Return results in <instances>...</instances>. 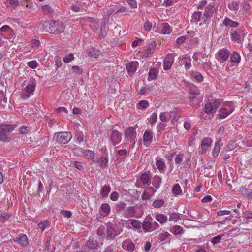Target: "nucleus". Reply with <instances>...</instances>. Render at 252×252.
<instances>
[{"instance_id":"obj_13","label":"nucleus","mask_w":252,"mask_h":252,"mask_svg":"<svg viewBox=\"0 0 252 252\" xmlns=\"http://www.w3.org/2000/svg\"><path fill=\"white\" fill-rule=\"evenodd\" d=\"M107 239L114 240L117 235L116 230L112 225H109L107 227Z\"/></svg>"},{"instance_id":"obj_24","label":"nucleus","mask_w":252,"mask_h":252,"mask_svg":"<svg viewBox=\"0 0 252 252\" xmlns=\"http://www.w3.org/2000/svg\"><path fill=\"white\" fill-rule=\"evenodd\" d=\"M156 220L161 224L165 223L167 220V217L163 214H157L155 216Z\"/></svg>"},{"instance_id":"obj_48","label":"nucleus","mask_w":252,"mask_h":252,"mask_svg":"<svg viewBox=\"0 0 252 252\" xmlns=\"http://www.w3.org/2000/svg\"><path fill=\"white\" fill-rule=\"evenodd\" d=\"M158 116L156 113H153L150 116L149 123L151 125H153L157 120Z\"/></svg>"},{"instance_id":"obj_49","label":"nucleus","mask_w":252,"mask_h":252,"mask_svg":"<svg viewBox=\"0 0 252 252\" xmlns=\"http://www.w3.org/2000/svg\"><path fill=\"white\" fill-rule=\"evenodd\" d=\"M126 211L128 214V216L130 217H133L135 213V209L134 206H129L128 207Z\"/></svg>"},{"instance_id":"obj_2","label":"nucleus","mask_w":252,"mask_h":252,"mask_svg":"<svg viewBox=\"0 0 252 252\" xmlns=\"http://www.w3.org/2000/svg\"><path fill=\"white\" fill-rule=\"evenodd\" d=\"M207 1L202 0L199 2L197 10L203 11L204 23L208 22L214 13V7L212 5H208L206 6Z\"/></svg>"},{"instance_id":"obj_29","label":"nucleus","mask_w":252,"mask_h":252,"mask_svg":"<svg viewBox=\"0 0 252 252\" xmlns=\"http://www.w3.org/2000/svg\"><path fill=\"white\" fill-rule=\"evenodd\" d=\"M220 139L218 140L217 142L215 143V147L213 151V156L214 157H217L220 153Z\"/></svg>"},{"instance_id":"obj_45","label":"nucleus","mask_w":252,"mask_h":252,"mask_svg":"<svg viewBox=\"0 0 252 252\" xmlns=\"http://www.w3.org/2000/svg\"><path fill=\"white\" fill-rule=\"evenodd\" d=\"M143 27L145 31H150L152 28V23L149 21H146L143 24Z\"/></svg>"},{"instance_id":"obj_20","label":"nucleus","mask_w":252,"mask_h":252,"mask_svg":"<svg viewBox=\"0 0 252 252\" xmlns=\"http://www.w3.org/2000/svg\"><path fill=\"white\" fill-rule=\"evenodd\" d=\"M170 231L175 235L180 236L183 234L184 232L183 228L179 225H175L171 227Z\"/></svg>"},{"instance_id":"obj_50","label":"nucleus","mask_w":252,"mask_h":252,"mask_svg":"<svg viewBox=\"0 0 252 252\" xmlns=\"http://www.w3.org/2000/svg\"><path fill=\"white\" fill-rule=\"evenodd\" d=\"M170 235L167 232H164V233H160L158 235V240L161 241H164L166 238Z\"/></svg>"},{"instance_id":"obj_35","label":"nucleus","mask_w":252,"mask_h":252,"mask_svg":"<svg viewBox=\"0 0 252 252\" xmlns=\"http://www.w3.org/2000/svg\"><path fill=\"white\" fill-rule=\"evenodd\" d=\"M83 154L88 159L91 160L94 158V157L95 156V154L93 151L90 150H84Z\"/></svg>"},{"instance_id":"obj_10","label":"nucleus","mask_w":252,"mask_h":252,"mask_svg":"<svg viewBox=\"0 0 252 252\" xmlns=\"http://www.w3.org/2000/svg\"><path fill=\"white\" fill-rule=\"evenodd\" d=\"M230 54L229 51L227 49H222L220 50L216 54V58L220 62L225 61L228 58Z\"/></svg>"},{"instance_id":"obj_16","label":"nucleus","mask_w":252,"mask_h":252,"mask_svg":"<svg viewBox=\"0 0 252 252\" xmlns=\"http://www.w3.org/2000/svg\"><path fill=\"white\" fill-rule=\"evenodd\" d=\"M172 114H174V116H175L177 114L174 111L161 113L159 115V119L161 122H166L172 118Z\"/></svg>"},{"instance_id":"obj_40","label":"nucleus","mask_w":252,"mask_h":252,"mask_svg":"<svg viewBox=\"0 0 252 252\" xmlns=\"http://www.w3.org/2000/svg\"><path fill=\"white\" fill-rule=\"evenodd\" d=\"M49 226V222L47 220H44L38 224V227L43 231L46 228Z\"/></svg>"},{"instance_id":"obj_1","label":"nucleus","mask_w":252,"mask_h":252,"mask_svg":"<svg viewBox=\"0 0 252 252\" xmlns=\"http://www.w3.org/2000/svg\"><path fill=\"white\" fill-rule=\"evenodd\" d=\"M40 31L48 32L58 34L63 32L65 28L64 24L58 22L45 21L39 25Z\"/></svg>"},{"instance_id":"obj_15","label":"nucleus","mask_w":252,"mask_h":252,"mask_svg":"<svg viewBox=\"0 0 252 252\" xmlns=\"http://www.w3.org/2000/svg\"><path fill=\"white\" fill-rule=\"evenodd\" d=\"M203 17V11L201 10H197V11H195L192 15V19L191 22L192 23H197L199 21H200L201 19L204 20Z\"/></svg>"},{"instance_id":"obj_58","label":"nucleus","mask_w":252,"mask_h":252,"mask_svg":"<svg viewBox=\"0 0 252 252\" xmlns=\"http://www.w3.org/2000/svg\"><path fill=\"white\" fill-rule=\"evenodd\" d=\"M61 214H62L64 217L69 218L71 217L72 213L70 211L67 210H62Z\"/></svg>"},{"instance_id":"obj_8","label":"nucleus","mask_w":252,"mask_h":252,"mask_svg":"<svg viewBox=\"0 0 252 252\" xmlns=\"http://www.w3.org/2000/svg\"><path fill=\"white\" fill-rule=\"evenodd\" d=\"M109 138L112 145L115 146L120 143L122 139V133L117 130H114L110 134Z\"/></svg>"},{"instance_id":"obj_4","label":"nucleus","mask_w":252,"mask_h":252,"mask_svg":"<svg viewBox=\"0 0 252 252\" xmlns=\"http://www.w3.org/2000/svg\"><path fill=\"white\" fill-rule=\"evenodd\" d=\"M138 127L137 124L134 126V127H129L126 129L124 131V136L125 139L128 141H130V143L133 145L135 143V139L136 138L137 133L135 129Z\"/></svg>"},{"instance_id":"obj_36","label":"nucleus","mask_w":252,"mask_h":252,"mask_svg":"<svg viewBox=\"0 0 252 252\" xmlns=\"http://www.w3.org/2000/svg\"><path fill=\"white\" fill-rule=\"evenodd\" d=\"M42 10L46 15H50L53 13V9L48 5H45L42 6Z\"/></svg>"},{"instance_id":"obj_12","label":"nucleus","mask_w":252,"mask_h":252,"mask_svg":"<svg viewBox=\"0 0 252 252\" xmlns=\"http://www.w3.org/2000/svg\"><path fill=\"white\" fill-rule=\"evenodd\" d=\"M153 139L152 132L150 130H146L143 135L144 145L148 147L150 145Z\"/></svg>"},{"instance_id":"obj_5","label":"nucleus","mask_w":252,"mask_h":252,"mask_svg":"<svg viewBox=\"0 0 252 252\" xmlns=\"http://www.w3.org/2000/svg\"><path fill=\"white\" fill-rule=\"evenodd\" d=\"M71 137L70 132H60L55 134L54 139L59 143L65 144L70 140Z\"/></svg>"},{"instance_id":"obj_51","label":"nucleus","mask_w":252,"mask_h":252,"mask_svg":"<svg viewBox=\"0 0 252 252\" xmlns=\"http://www.w3.org/2000/svg\"><path fill=\"white\" fill-rule=\"evenodd\" d=\"M88 55L90 57L96 58L98 54L96 52V50L94 49H89L88 50Z\"/></svg>"},{"instance_id":"obj_60","label":"nucleus","mask_w":252,"mask_h":252,"mask_svg":"<svg viewBox=\"0 0 252 252\" xmlns=\"http://www.w3.org/2000/svg\"><path fill=\"white\" fill-rule=\"evenodd\" d=\"M186 39V37L185 36H182L179 37L178 38H177V39L176 40V43L178 45H181V44H182L183 43L185 42Z\"/></svg>"},{"instance_id":"obj_34","label":"nucleus","mask_w":252,"mask_h":252,"mask_svg":"<svg viewBox=\"0 0 252 252\" xmlns=\"http://www.w3.org/2000/svg\"><path fill=\"white\" fill-rule=\"evenodd\" d=\"M164 204V201L163 199H157L153 202L152 206L154 208H160Z\"/></svg>"},{"instance_id":"obj_25","label":"nucleus","mask_w":252,"mask_h":252,"mask_svg":"<svg viewBox=\"0 0 252 252\" xmlns=\"http://www.w3.org/2000/svg\"><path fill=\"white\" fill-rule=\"evenodd\" d=\"M223 24L225 26H228L233 28H236L238 26V23L237 22L232 21L228 18H225L224 19Z\"/></svg>"},{"instance_id":"obj_19","label":"nucleus","mask_w":252,"mask_h":252,"mask_svg":"<svg viewBox=\"0 0 252 252\" xmlns=\"http://www.w3.org/2000/svg\"><path fill=\"white\" fill-rule=\"evenodd\" d=\"M122 247L125 250L129 252H133L135 248V245L130 241H125L123 242Z\"/></svg>"},{"instance_id":"obj_14","label":"nucleus","mask_w":252,"mask_h":252,"mask_svg":"<svg viewBox=\"0 0 252 252\" xmlns=\"http://www.w3.org/2000/svg\"><path fill=\"white\" fill-rule=\"evenodd\" d=\"M14 241L22 246H26L29 243L28 238L25 234L18 235Z\"/></svg>"},{"instance_id":"obj_52","label":"nucleus","mask_w":252,"mask_h":252,"mask_svg":"<svg viewBox=\"0 0 252 252\" xmlns=\"http://www.w3.org/2000/svg\"><path fill=\"white\" fill-rule=\"evenodd\" d=\"M221 239V236L218 235L213 238L211 241L213 245L219 243Z\"/></svg>"},{"instance_id":"obj_44","label":"nucleus","mask_w":252,"mask_h":252,"mask_svg":"<svg viewBox=\"0 0 252 252\" xmlns=\"http://www.w3.org/2000/svg\"><path fill=\"white\" fill-rule=\"evenodd\" d=\"M25 89L27 93L32 94L35 90V86L32 84H29L25 87Z\"/></svg>"},{"instance_id":"obj_64","label":"nucleus","mask_w":252,"mask_h":252,"mask_svg":"<svg viewBox=\"0 0 252 252\" xmlns=\"http://www.w3.org/2000/svg\"><path fill=\"white\" fill-rule=\"evenodd\" d=\"M126 206V203L124 202H120L117 204V207L119 210H124Z\"/></svg>"},{"instance_id":"obj_11","label":"nucleus","mask_w":252,"mask_h":252,"mask_svg":"<svg viewBox=\"0 0 252 252\" xmlns=\"http://www.w3.org/2000/svg\"><path fill=\"white\" fill-rule=\"evenodd\" d=\"M244 33L243 31L238 29L232 32L231 34V38L233 41L239 43L241 40V38L244 36Z\"/></svg>"},{"instance_id":"obj_31","label":"nucleus","mask_w":252,"mask_h":252,"mask_svg":"<svg viewBox=\"0 0 252 252\" xmlns=\"http://www.w3.org/2000/svg\"><path fill=\"white\" fill-rule=\"evenodd\" d=\"M161 183V179L158 176H155L153 178L152 184L156 188L158 189L160 187Z\"/></svg>"},{"instance_id":"obj_61","label":"nucleus","mask_w":252,"mask_h":252,"mask_svg":"<svg viewBox=\"0 0 252 252\" xmlns=\"http://www.w3.org/2000/svg\"><path fill=\"white\" fill-rule=\"evenodd\" d=\"M183 155L182 154H178L176 156L175 161L177 164L181 163L183 161Z\"/></svg>"},{"instance_id":"obj_59","label":"nucleus","mask_w":252,"mask_h":252,"mask_svg":"<svg viewBox=\"0 0 252 252\" xmlns=\"http://www.w3.org/2000/svg\"><path fill=\"white\" fill-rule=\"evenodd\" d=\"M179 216L178 214L173 213L170 215L169 220L176 221L177 220L179 219Z\"/></svg>"},{"instance_id":"obj_32","label":"nucleus","mask_w":252,"mask_h":252,"mask_svg":"<svg viewBox=\"0 0 252 252\" xmlns=\"http://www.w3.org/2000/svg\"><path fill=\"white\" fill-rule=\"evenodd\" d=\"M230 61L233 63H239L240 61V55L237 52H233L230 56Z\"/></svg>"},{"instance_id":"obj_28","label":"nucleus","mask_w":252,"mask_h":252,"mask_svg":"<svg viewBox=\"0 0 252 252\" xmlns=\"http://www.w3.org/2000/svg\"><path fill=\"white\" fill-rule=\"evenodd\" d=\"M140 181L141 182L145 185L148 184L149 185L150 183V178L148 174L146 173H143L140 177Z\"/></svg>"},{"instance_id":"obj_18","label":"nucleus","mask_w":252,"mask_h":252,"mask_svg":"<svg viewBox=\"0 0 252 252\" xmlns=\"http://www.w3.org/2000/svg\"><path fill=\"white\" fill-rule=\"evenodd\" d=\"M212 140L209 137L204 138L201 142L202 153H205L207 149L211 146Z\"/></svg>"},{"instance_id":"obj_63","label":"nucleus","mask_w":252,"mask_h":252,"mask_svg":"<svg viewBox=\"0 0 252 252\" xmlns=\"http://www.w3.org/2000/svg\"><path fill=\"white\" fill-rule=\"evenodd\" d=\"M40 42L37 39H33L31 42V45L32 47H36L40 45Z\"/></svg>"},{"instance_id":"obj_41","label":"nucleus","mask_w":252,"mask_h":252,"mask_svg":"<svg viewBox=\"0 0 252 252\" xmlns=\"http://www.w3.org/2000/svg\"><path fill=\"white\" fill-rule=\"evenodd\" d=\"M156 165L158 169L160 171L162 170L165 167V163L162 160H158L156 161Z\"/></svg>"},{"instance_id":"obj_21","label":"nucleus","mask_w":252,"mask_h":252,"mask_svg":"<svg viewBox=\"0 0 252 252\" xmlns=\"http://www.w3.org/2000/svg\"><path fill=\"white\" fill-rule=\"evenodd\" d=\"M11 216V213H7L3 210H0V221L2 223L8 220Z\"/></svg>"},{"instance_id":"obj_23","label":"nucleus","mask_w":252,"mask_h":252,"mask_svg":"<svg viewBox=\"0 0 252 252\" xmlns=\"http://www.w3.org/2000/svg\"><path fill=\"white\" fill-rule=\"evenodd\" d=\"M97 241L94 239L88 240L86 242V246L90 249H95L97 248Z\"/></svg>"},{"instance_id":"obj_62","label":"nucleus","mask_w":252,"mask_h":252,"mask_svg":"<svg viewBox=\"0 0 252 252\" xmlns=\"http://www.w3.org/2000/svg\"><path fill=\"white\" fill-rule=\"evenodd\" d=\"M119 198V194L117 192H113L110 195V199L113 201H117Z\"/></svg>"},{"instance_id":"obj_30","label":"nucleus","mask_w":252,"mask_h":252,"mask_svg":"<svg viewBox=\"0 0 252 252\" xmlns=\"http://www.w3.org/2000/svg\"><path fill=\"white\" fill-rule=\"evenodd\" d=\"M18 4V0H7L6 2V6L11 8H15Z\"/></svg>"},{"instance_id":"obj_27","label":"nucleus","mask_w":252,"mask_h":252,"mask_svg":"<svg viewBox=\"0 0 252 252\" xmlns=\"http://www.w3.org/2000/svg\"><path fill=\"white\" fill-rule=\"evenodd\" d=\"M111 188L109 186L105 185L100 190V195L102 197H107L110 192Z\"/></svg>"},{"instance_id":"obj_42","label":"nucleus","mask_w":252,"mask_h":252,"mask_svg":"<svg viewBox=\"0 0 252 252\" xmlns=\"http://www.w3.org/2000/svg\"><path fill=\"white\" fill-rule=\"evenodd\" d=\"M101 209L106 214H109L110 212V206L108 203H103L101 205Z\"/></svg>"},{"instance_id":"obj_39","label":"nucleus","mask_w":252,"mask_h":252,"mask_svg":"<svg viewBox=\"0 0 252 252\" xmlns=\"http://www.w3.org/2000/svg\"><path fill=\"white\" fill-rule=\"evenodd\" d=\"M172 192L176 195L180 194L182 193V190L180 185L176 184L174 185L172 188Z\"/></svg>"},{"instance_id":"obj_57","label":"nucleus","mask_w":252,"mask_h":252,"mask_svg":"<svg viewBox=\"0 0 252 252\" xmlns=\"http://www.w3.org/2000/svg\"><path fill=\"white\" fill-rule=\"evenodd\" d=\"M97 234L99 236H103L105 235V227L104 226L99 227L97 230Z\"/></svg>"},{"instance_id":"obj_6","label":"nucleus","mask_w":252,"mask_h":252,"mask_svg":"<svg viewBox=\"0 0 252 252\" xmlns=\"http://www.w3.org/2000/svg\"><path fill=\"white\" fill-rule=\"evenodd\" d=\"M225 107L221 108L219 111V116L220 119H224L231 114L234 110V106L232 102H227Z\"/></svg>"},{"instance_id":"obj_7","label":"nucleus","mask_w":252,"mask_h":252,"mask_svg":"<svg viewBox=\"0 0 252 252\" xmlns=\"http://www.w3.org/2000/svg\"><path fill=\"white\" fill-rule=\"evenodd\" d=\"M220 102L217 100H215L213 102H207L204 106V110L206 113H215L218 107L220 106Z\"/></svg>"},{"instance_id":"obj_38","label":"nucleus","mask_w":252,"mask_h":252,"mask_svg":"<svg viewBox=\"0 0 252 252\" xmlns=\"http://www.w3.org/2000/svg\"><path fill=\"white\" fill-rule=\"evenodd\" d=\"M108 161V160L106 157H101L99 161V164L100 167L101 168L106 167L107 166Z\"/></svg>"},{"instance_id":"obj_22","label":"nucleus","mask_w":252,"mask_h":252,"mask_svg":"<svg viewBox=\"0 0 252 252\" xmlns=\"http://www.w3.org/2000/svg\"><path fill=\"white\" fill-rule=\"evenodd\" d=\"M172 31L171 27L168 23H163L161 25V32L164 34H168Z\"/></svg>"},{"instance_id":"obj_55","label":"nucleus","mask_w":252,"mask_h":252,"mask_svg":"<svg viewBox=\"0 0 252 252\" xmlns=\"http://www.w3.org/2000/svg\"><path fill=\"white\" fill-rule=\"evenodd\" d=\"M28 66L32 69H35L37 67L38 63L36 61H31L28 63Z\"/></svg>"},{"instance_id":"obj_17","label":"nucleus","mask_w":252,"mask_h":252,"mask_svg":"<svg viewBox=\"0 0 252 252\" xmlns=\"http://www.w3.org/2000/svg\"><path fill=\"white\" fill-rule=\"evenodd\" d=\"M138 63L134 61H132L130 63L127 64L126 69L129 75L133 74L137 68Z\"/></svg>"},{"instance_id":"obj_54","label":"nucleus","mask_w":252,"mask_h":252,"mask_svg":"<svg viewBox=\"0 0 252 252\" xmlns=\"http://www.w3.org/2000/svg\"><path fill=\"white\" fill-rule=\"evenodd\" d=\"M73 71L77 74H81L83 73V70L79 66L74 65L72 67Z\"/></svg>"},{"instance_id":"obj_53","label":"nucleus","mask_w":252,"mask_h":252,"mask_svg":"<svg viewBox=\"0 0 252 252\" xmlns=\"http://www.w3.org/2000/svg\"><path fill=\"white\" fill-rule=\"evenodd\" d=\"M72 166H75L77 169H79L80 171H82L84 169V167L82 165L81 163L78 161H73L72 162Z\"/></svg>"},{"instance_id":"obj_3","label":"nucleus","mask_w":252,"mask_h":252,"mask_svg":"<svg viewBox=\"0 0 252 252\" xmlns=\"http://www.w3.org/2000/svg\"><path fill=\"white\" fill-rule=\"evenodd\" d=\"M16 127L15 125H3L0 126V141L9 142L11 139L9 137L10 133Z\"/></svg>"},{"instance_id":"obj_46","label":"nucleus","mask_w":252,"mask_h":252,"mask_svg":"<svg viewBox=\"0 0 252 252\" xmlns=\"http://www.w3.org/2000/svg\"><path fill=\"white\" fill-rule=\"evenodd\" d=\"M142 228L145 231H148L152 227L151 223L148 221H145L142 224Z\"/></svg>"},{"instance_id":"obj_26","label":"nucleus","mask_w":252,"mask_h":252,"mask_svg":"<svg viewBox=\"0 0 252 252\" xmlns=\"http://www.w3.org/2000/svg\"><path fill=\"white\" fill-rule=\"evenodd\" d=\"M190 94L192 95L191 96L189 97V99L192 100L196 97V96L199 94V90L196 87H189Z\"/></svg>"},{"instance_id":"obj_9","label":"nucleus","mask_w":252,"mask_h":252,"mask_svg":"<svg viewBox=\"0 0 252 252\" xmlns=\"http://www.w3.org/2000/svg\"><path fill=\"white\" fill-rule=\"evenodd\" d=\"M174 55L172 54H168L163 61V69L164 70H169L174 63Z\"/></svg>"},{"instance_id":"obj_33","label":"nucleus","mask_w":252,"mask_h":252,"mask_svg":"<svg viewBox=\"0 0 252 252\" xmlns=\"http://www.w3.org/2000/svg\"><path fill=\"white\" fill-rule=\"evenodd\" d=\"M158 71L157 69H151L149 72V77L151 80H155L157 77Z\"/></svg>"},{"instance_id":"obj_47","label":"nucleus","mask_w":252,"mask_h":252,"mask_svg":"<svg viewBox=\"0 0 252 252\" xmlns=\"http://www.w3.org/2000/svg\"><path fill=\"white\" fill-rule=\"evenodd\" d=\"M74 59V55L72 53H70L63 58V61L64 63H69Z\"/></svg>"},{"instance_id":"obj_43","label":"nucleus","mask_w":252,"mask_h":252,"mask_svg":"<svg viewBox=\"0 0 252 252\" xmlns=\"http://www.w3.org/2000/svg\"><path fill=\"white\" fill-rule=\"evenodd\" d=\"M149 105V103L147 100H141L138 103V107L142 109L147 108Z\"/></svg>"},{"instance_id":"obj_37","label":"nucleus","mask_w":252,"mask_h":252,"mask_svg":"<svg viewBox=\"0 0 252 252\" xmlns=\"http://www.w3.org/2000/svg\"><path fill=\"white\" fill-rule=\"evenodd\" d=\"M129 221H131V225L135 229H139L141 228V223L139 220L130 219Z\"/></svg>"},{"instance_id":"obj_56","label":"nucleus","mask_w":252,"mask_h":252,"mask_svg":"<svg viewBox=\"0 0 252 252\" xmlns=\"http://www.w3.org/2000/svg\"><path fill=\"white\" fill-rule=\"evenodd\" d=\"M76 136L77 140L79 144L83 141L84 135L82 132H78Z\"/></svg>"}]
</instances>
